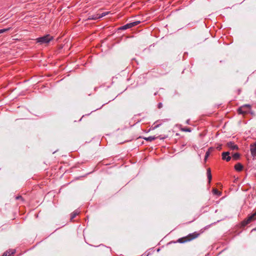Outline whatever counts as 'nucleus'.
Wrapping results in <instances>:
<instances>
[{
	"instance_id": "nucleus-4",
	"label": "nucleus",
	"mask_w": 256,
	"mask_h": 256,
	"mask_svg": "<svg viewBox=\"0 0 256 256\" xmlns=\"http://www.w3.org/2000/svg\"><path fill=\"white\" fill-rule=\"evenodd\" d=\"M255 220H256V212L252 215H250V216H249L246 219L244 220L242 222V226H245L247 224L250 223L251 222Z\"/></svg>"
},
{
	"instance_id": "nucleus-3",
	"label": "nucleus",
	"mask_w": 256,
	"mask_h": 256,
	"mask_svg": "<svg viewBox=\"0 0 256 256\" xmlns=\"http://www.w3.org/2000/svg\"><path fill=\"white\" fill-rule=\"evenodd\" d=\"M250 108V106L248 104H246L239 108L238 112L239 114H244L249 112Z\"/></svg>"
},
{
	"instance_id": "nucleus-24",
	"label": "nucleus",
	"mask_w": 256,
	"mask_h": 256,
	"mask_svg": "<svg viewBox=\"0 0 256 256\" xmlns=\"http://www.w3.org/2000/svg\"><path fill=\"white\" fill-rule=\"evenodd\" d=\"M16 200H19V199H22V197L21 196H16Z\"/></svg>"
},
{
	"instance_id": "nucleus-20",
	"label": "nucleus",
	"mask_w": 256,
	"mask_h": 256,
	"mask_svg": "<svg viewBox=\"0 0 256 256\" xmlns=\"http://www.w3.org/2000/svg\"><path fill=\"white\" fill-rule=\"evenodd\" d=\"M214 193L216 194H220V192L216 188H214L213 190Z\"/></svg>"
},
{
	"instance_id": "nucleus-12",
	"label": "nucleus",
	"mask_w": 256,
	"mask_h": 256,
	"mask_svg": "<svg viewBox=\"0 0 256 256\" xmlns=\"http://www.w3.org/2000/svg\"><path fill=\"white\" fill-rule=\"evenodd\" d=\"M232 158H233L234 160H237L238 159L240 158V154L236 152V153H234L233 155H232Z\"/></svg>"
},
{
	"instance_id": "nucleus-7",
	"label": "nucleus",
	"mask_w": 256,
	"mask_h": 256,
	"mask_svg": "<svg viewBox=\"0 0 256 256\" xmlns=\"http://www.w3.org/2000/svg\"><path fill=\"white\" fill-rule=\"evenodd\" d=\"M234 168L236 170L240 172L242 170L243 166L240 163H238L235 165Z\"/></svg>"
},
{
	"instance_id": "nucleus-10",
	"label": "nucleus",
	"mask_w": 256,
	"mask_h": 256,
	"mask_svg": "<svg viewBox=\"0 0 256 256\" xmlns=\"http://www.w3.org/2000/svg\"><path fill=\"white\" fill-rule=\"evenodd\" d=\"M156 137L150 136L148 138H144V139L147 141L152 142L156 140Z\"/></svg>"
},
{
	"instance_id": "nucleus-6",
	"label": "nucleus",
	"mask_w": 256,
	"mask_h": 256,
	"mask_svg": "<svg viewBox=\"0 0 256 256\" xmlns=\"http://www.w3.org/2000/svg\"><path fill=\"white\" fill-rule=\"evenodd\" d=\"M226 146L232 150H238V146L237 145L235 144L234 142H228L226 144Z\"/></svg>"
},
{
	"instance_id": "nucleus-1",
	"label": "nucleus",
	"mask_w": 256,
	"mask_h": 256,
	"mask_svg": "<svg viewBox=\"0 0 256 256\" xmlns=\"http://www.w3.org/2000/svg\"><path fill=\"white\" fill-rule=\"evenodd\" d=\"M199 234H200L198 233H197L196 232L190 234L186 236L183 237L178 239V242L180 243H184L188 242H190L197 238Z\"/></svg>"
},
{
	"instance_id": "nucleus-5",
	"label": "nucleus",
	"mask_w": 256,
	"mask_h": 256,
	"mask_svg": "<svg viewBox=\"0 0 256 256\" xmlns=\"http://www.w3.org/2000/svg\"><path fill=\"white\" fill-rule=\"evenodd\" d=\"M250 152L252 156H256V143L254 144H252L250 146Z\"/></svg>"
},
{
	"instance_id": "nucleus-8",
	"label": "nucleus",
	"mask_w": 256,
	"mask_h": 256,
	"mask_svg": "<svg viewBox=\"0 0 256 256\" xmlns=\"http://www.w3.org/2000/svg\"><path fill=\"white\" fill-rule=\"evenodd\" d=\"M206 173H207L208 178V183L210 184V182L212 178V176L211 174L210 168H208L207 169Z\"/></svg>"
},
{
	"instance_id": "nucleus-19",
	"label": "nucleus",
	"mask_w": 256,
	"mask_h": 256,
	"mask_svg": "<svg viewBox=\"0 0 256 256\" xmlns=\"http://www.w3.org/2000/svg\"><path fill=\"white\" fill-rule=\"evenodd\" d=\"M10 29V28H4V29L0 30V34H2V33H4V32H8Z\"/></svg>"
},
{
	"instance_id": "nucleus-18",
	"label": "nucleus",
	"mask_w": 256,
	"mask_h": 256,
	"mask_svg": "<svg viewBox=\"0 0 256 256\" xmlns=\"http://www.w3.org/2000/svg\"><path fill=\"white\" fill-rule=\"evenodd\" d=\"M182 130L183 131V132H191V130L190 128H182Z\"/></svg>"
},
{
	"instance_id": "nucleus-22",
	"label": "nucleus",
	"mask_w": 256,
	"mask_h": 256,
	"mask_svg": "<svg viewBox=\"0 0 256 256\" xmlns=\"http://www.w3.org/2000/svg\"><path fill=\"white\" fill-rule=\"evenodd\" d=\"M162 106V103H159L158 104V108H160Z\"/></svg>"
},
{
	"instance_id": "nucleus-13",
	"label": "nucleus",
	"mask_w": 256,
	"mask_h": 256,
	"mask_svg": "<svg viewBox=\"0 0 256 256\" xmlns=\"http://www.w3.org/2000/svg\"><path fill=\"white\" fill-rule=\"evenodd\" d=\"M228 155H230V152H222V158L224 160H225L226 158L227 157V156H228Z\"/></svg>"
},
{
	"instance_id": "nucleus-15",
	"label": "nucleus",
	"mask_w": 256,
	"mask_h": 256,
	"mask_svg": "<svg viewBox=\"0 0 256 256\" xmlns=\"http://www.w3.org/2000/svg\"><path fill=\"white\" fill-rule=\"evenodd\" d=\"M140 21H136V22H130V27L132 28L133 26H137L138 24H140Z\"/></svg>"
},
{
	"instance_id": "nucleus-2",
	"label": "nucleus",
	"mask_w": 256,
	"mask_h": 256,
	"mask_svg": "<svg viewBox=\"0 0 256 256\" xmlns=\"http://www.w3.org/2000/svg\"><path fill=\"white\" fill-rule=\"evenodd\" d=\"M53 40V36L50 34L46 35L44 36L36 39V42L40 44H48L50 40Z\"/></svg>"
},
{
	"instance_id": "nucleus-9",
	"label": "nucleus",
	"mask_w": 256,
	"mask_h": 256,
	"mask_svg": "<svg viewBox=\"0 0 256 256\" xmlns=\"http://www.w3.org/2000/svg\"><path fill=\"white\" fill-rule=\"evenodd\" d=\"M14 253V251L13 250H8L5 252L2 256H10L12 254Z\"/></svg>"
},
{
	"instance_id": "nucleus-21",
	"label": "nucleus",
	"mask_w": 256,
	"mask_h": 256,
	"mask_svg": "<svg viewBox=\"0 0 256 256\" xmlns=\"http://www.w3.org/2000/svg\"><path fill=\"white\" fill-rule=\"evenodd\" d=\"M230 159L231 157L229 155H228V156H227L225 160H226L227 162H228L230 160Z\"/></svg>"
},
{
	"instance_id": "nucleus-14",
	"label": "nucleus",
	"mask_w": 256,
	"mask_h": 256,
	"mask_svg": "<svg viewBox=\"0 0 256 256\" xmlns=\"http://www.w3.org/2000/svg\"><path fill=\"white\" fill-rule=\"evenodd\" d=\"M131 28L130 24H126L122 26L120 29L121 30H126L127 28Z\"/></svg>"
},
{
	"instance_id": "nucleus-17",
	"label": "nucleus",
	"mask_w": 256,
	"mask_h": 256,
	"mask_svg": "<svg viewBox=\"0 0 256 256\" xmlns=\"http://www.w3.org/2000/svg\"><path fill=\"white\" fill-rule=\"evenodd\" d=\"M108 13H109V12H103V13H102L101 14H98V18H102L103 16H106Z\"/></svg>"
},
{
	"instance_id": "nucleus-11",
	"label": "nucleus",
	"mask_w": 256,
	"mask_h": 256,
	"mask_svg": "<svg viewBox=\"0 0 256 256\" xmlns=\"http://www.w3.org/2000/svg\"><path fill=\"white\" fill-rule=\"evenodd\" d=\"M98 18V14L89 16L88 20H96Z\"/></svg>"
},
{
	"instance_id": "nucleus-16",
	"label": "nucleus",
	"mask_w": 256,
	"mask_h": 256,
	"mask_svg": "<svg viewBox=\"0 0 256 256\" xmlns=\"http://www.w3.org/2000/svg\"><path fill=\"white\" fill-rule=\"evenodd\" d=\"M78 214V212H72L70 216V220H72Z\"/></svg>"
},
{
	"instance_id": "nucleus-23",
	"label": "nucleus",
	"mask_w": 256,
	"mask_h": 256,
	"mask_svg": "<svg viewBox=\"0 0 256 256\" xmlns=\"http://www.w3.org/2000/svg\"><path fill=\"white\" fill-rule=\"evenodd\" d=\"M209 154H210V153H209V152H206V156H205V158H206L208 156Z\"/></svg>"
}]
</instances>
